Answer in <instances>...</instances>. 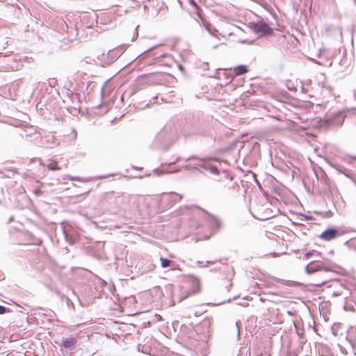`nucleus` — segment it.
<instances>
[{
  "label": "nucleus",
  "instance_id": "obj_3",
  "mask_svg": "<svg viewBox=\"0 0 356 356\" xmlns=\"http://www.w3.org/2000/svg\"><path fill=\"white\" fill-rule=\"evenodd\" d=\"M254 31L261 36L273 33V29L266 22L262 21H259L254 24Z\"/></svg>",
  "mask_w": 356,
  "mask_h": 356
},
{
  "label": "nucleus",
  "instance_id": "obj_15",
  "mask_svg": "<svg viewBox=\"0 0 356 356\" xmlns=\"http://www.w3.org/2000/svg\"><path fill=\"white\" fill-rule=\"evenodd\" d=\"M235 326H236V330L237 339H239V337H240V330H239V327H238L237 322L236 323Z\"/></svg>",
  "mask_w": 356,
  "mask_h": 356
},
{
  "label": "nucleus",
  "instance_id": "obj_8",
  "mask_svg": "<svg viewBox=\"0 0 356 356\" xmlns=\"http://www.w3.org/2000/svg\"><path fill=\"white\" fill-rule=\"evenodd\" d=\"M161 260V266L162 268H168L172 266V264L174 263L172 260H170L166 258H160Z\"/></svg>",
  "mask_w": 356,
  "mask_h": 356
},
{
  "label": "nucleus",
  "instance_id": "obj_23",
  "mask_svg": "<svg viewBox=\"0 0 356 356\" xmlns=\"http://www.w3.org/2000/svg\"><path fill=\"white\" fill-rule=\"evenodd\" d=\"M107 177V176H104V177H100V179H102V178H106Z\"/></svg>",
  "mask_w": 356,
  "mask_h": 356
},
{
  "label": "nucleus",
  "instance_id": "obj_17",
  "mask_svg": "<svg viewBox=\"0 0 356 356\" xmlns=\"http://www.w3.org/2000/svg\"><path fill=\"white\" fill-rule=\"evenodd\" d=\"M215 263H216V261H207V264L205 266H207L209 264H213Z\"/></svg>",
  "mask_w": 356,
  "mask_h": 356
},
{
  "label": "nucleus",
  "instance_id": "obj_20",
  "mask_svg": "<svg viewBox=\"0 0 356 356\" xmlns=\"http://www.w3.org/2000/svg\"><path fill=\"white\" fill-rule=\"evenodd\" d=\"M353 95H354L355 98L356 99V89H355L353 90Z\"/></svg>",
  "mask_w": 356,
  "mask_h": 356
},
{
  "label": "nucleus",
  "instance_id": "obj_24",
  "mask_svg": "<svg viewBox=\"0 0 356 356\" xmlns=\"http://www.w3.org/2000/svg\"><path fill=\"white\" fill-rule=\"evenodd\" d=\"M13 220V217H10V221H12Z\"/></svg>",
  "mask_w": 356,
  "mask_h": 356
},
{
  "label": "nucleus",
  "instance_id": "obj_2",
  "mask_svg": "<svg viewBox=\"0 0 356 356\" xmlns=\"http://www.w3.org/2000/svg\"><path fill=\"white\" fill-rule=\"evenodd\" d=\"M305 271L307 274L314 273L315 272H321L325 274L333 273V270L330 266L323 262L318 261H311L305 267Z\"/></svg>",
  "mask_w": 356,
  "mask_h": 356
},
{
  "label": "nucleus",
  "instance_id": "obj_10",
  "mask_svg": "<svg viewBox=\"0 0 356 356\" xmlns=\"http://www.w3.org/2000/svg\"><path fill=\"white\" fill-rule=\"evenodd\" d=\"M65 177L72 181H83V182H87L89 181L88 179H86V178H82L81 177H77V176H72L70 175H65Z\"/></svg>",
  "mask_w": 356,
  "mask_h": 356
},
{
  "label": "nucleus",
  "instance_id": "obj_5",
  "mask_svg": "<svg viewBox=\"0 0 356 356\" xmlns=\"http://www.w3.org/2000/svg\"><path fill=\"white\" fill-rule=\"evenodd\" d=\"M77 344V339L76 337H68L63 338L61 340V347L69 350H73L76 348Z\"/></svg>",
  "mask_w": 356,
  "mask_h": 356
},
{
  "label": "nucleus",
  "instance_id": "obj_9",
  "mask_svg": "<svg viewBox=\"0 0 356 356\" xmlns=\"http://www.w3.org/2000/svg\"><path fill=\"white\" fill-rule=\"evenodd\" d=\"M211 224L216 231L218 230L220 227V221L216 217L213 216L211 217Z\"/></svg>",
  "mask_w": 356,
  "mask_h": 356
},
{
  "label": "nucleus",
  "instance_id": "obj_1",
  "mask_svg": "<svg viewBox=\"0 0 356 356\" xmlns=\"http://www.w3.org/2000/svg\"><path fill=\"white\" fill-rule=\"evenodd\" d=\"M182 198L181 195L177 193H164L161 195L159 204L164 209L171 208L175 203L179 202Z\"/></svg>",
  "mask_w": 356,
  "mask_h": 356
},
{
  "label": "nucleus",
  "instance_id": "obj_7",
  "mask_svg": "<svg viewBox=\"0 0 356 356\" xmlns=\"http://www.w3.org/2000/svg\"><path fill=\"white\" fill-rule=\"evenodd\" d=\"M236 75L240 76L245 74L248 72V67L245 65H240L237 67H236L234 70Z\"/></svg>",
  "mask_w": 356,
  "mask_h": 356
},
{
  "label": "nucleus",
  "instance_id": "obj_4",
  "mask_svg": "<svg viewBox=\"0 0 356 356\" xmlns=\"http://www.w3.org/2000/svg\"><path fill=\"white\" fill-rule=\"evenodd\" d=\"M197 167L209 171L212 175H219V170L218 168L214 165L209 163L204 160H200V162L197 163L194 168H197Z\"/></svg>",
  "mask_w": 356,
  "mask_h": 356
},
{
  "label": "nucleus",
  "instance_id": "obj_19",
  "mask_svg": "<svg viewBox=\"0 0 356 356\" xmlns=\"http://www.w3.org/2000/svg\"><path fill=\"white\" fill-rule=\"evenodd\" d=\"M90 17L91 18H94V19H96V18H97V15H96L95 14H94L93 15H90Z\"/></svg>",
  "mask_w": 356,
  "mask_h": 356
},
{
  "label": "nucleus",
  "instance_id": "obj_16",
  "mask_svg": "<svg viewBox=\"0 0 356 356\" xmlns=\"http://www.w3.org/2000/svg\"><path fill=\"white\" fill-rule=\"evenodd\" d=\"M188 296H189V293H188V292H186V295H184L183 297H181V298L179 299V302H181L183 300H184L185 298H186Z\"/></svg>",
  "mask_w": 356,
  "mask_h": 356
},
{
  "label": "nucleus",
  "instance_id": "obj_13",
  "mask_svg": "<svg viewBox=\"0 0 356 356\" xmlns=\"http://www.w3.org/2000/svg\"><path fill=\"white\" fill-rule=\"evenodd\" d=\"M203 25L206 28V29L211 33V29H210L211 25H210V24L207 22H205V21H203Z\"/></svg>",
  "mask_w": 356,
  "mask_h": 356
},
{
  "label": "nucleus",
  "instance_id": "obj_12",
  "mask_svg": "<svg viewBox=\"0 0 356 356\" xmlns=\"http://www.w3.org/2000/svg\"><path fill=\"white\" fill-rule=\"evenodd\" d=\"M316 254L318 256V253L316 251H311L305 254L303 258L305 259H309L313 255Z\"/></svg>",
  "mask_w": 356,
  "mask_h": 356
},
{
  "label": "nucleus",
  "instance_id": "obj_25",
  "mask_svg": "<svg viewBox=\"0 0 356 356\" xmlns=\"http://www.w3.org/2000/svg\"><path fill=\"white\" fill-rule=\"evenodd\" d=\"M64 234H65V237L67 238V234L65 232H64Z\"/></svg>",
  "mask_w": 356,
  "mask_h": 356
},
{
  "label": "nucleus",
  "instance_id": "obj_14",
  "mask_svg": "<svg viewBox=\"0 0 356 356\" xmlns=\"http://www.w3.org/2000/svg\"><path fill=\"white\" fill-rule=\"evenodd\" d=\"M8 309L4 306L0 305V314H5Z\"/></svg>",
  "mask_w": 356,
  "mask_h": 356
},
{
  "label": "nucleus",
  "instance_id": "obj_21",
  "mask_svg": "<svg viewBox=\"0 0 356 356\" xmlns=\"http://www.w3.org/2000/svg\"><path fill=\"white\" fill-rule=\"evenodd\" d=\"M350 158L356 161V156H351Z\"/></svg>",
  "mask_w": 356,
  "mask_h": 356
},
{
  "label": "nucleus",
  "instance_id": "obj_22",
  "mask_svg": "<svg viewBox=\"0 0 356 356\" xmlns=\"http://www.w3.org/2000/svg\"><path fill=\"white\" fill-rule=\"evenodd\" d=\"M35 194H37V195L40 194V191H39V190L35 191Z\"/></svg>",
  "mask_w": 356,
  "mask_h": 356
},
{
  "label": "nucleus",
  "instance_id": "obj_18",
  "mask_svg": "<svg viewBox=\"0 0 356 356\" xmlns=\"http://www.w3.org/2000/svg\"><path fill=\"white\" fill-rule=\"evenodd\" d=\"M191 4L194 5L195 7H197L196 3L193 0H191Z\"/></svg>",
  "mask_w": 356,
  "mask_h": 356
},
{
  "label": "nucleus",
  "instance_id": "obj_11",
  "mask_svg": "<svg viewBox=\"0 0 356 356\" xmlns=\"http://www.w3.org/2000/svg\"><path fill=\"white\" fill-rule=\"evenodd\" d=\"M47 167L49 170H60V168L58 167V164L56 161H51L48 164H47Z\"/></svg>",
  "mask_w": 356,
  "mask_h": 356
},
{
  "label": "nucleus",
  "instance_id": "obj_6",
  "mask_svg": "<svg viewBox=\"0 0 356 356\" xmlns=\"http://www.w3.org/2000/svg\"><path fill=\"white\" fill-rule=\"evenodd\" d=\"M339 234V230L337 228H330L323 232L320 236L321 238L324 241H331L337 237Z\"/></svg>",
  "mask_w": 356,
  "mask_h": 356
}]
</instances>
